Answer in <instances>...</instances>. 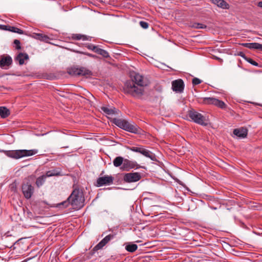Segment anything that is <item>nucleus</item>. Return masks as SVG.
<instances>
[{"mask_svg":"<svg viewBox=\"0 0 262 262\" xmlns=\"http://www.w3.org/2000/svg\"><path fill=\"white\" fill-rule=\"evenodd\" d=\"M257 6L259 7L262 8V1L258 2V4H257Z\"/></svg>","mask_w":262,"mask_h":262,"instance_id":"40","label":"nucleus"},{"mask_svg":"<svg viewBox=\"0 0 262 262\" xmlns=\"http://www.w3.org/2000/svg\"><path fill=\"white\" fill-rule=\"evenodd\" d=\"M126 121L127 120H126L118 118H114L112 121L113 123L122 129H123V127H124L125 123L126 124Z\"/></svg>","mask_w":262,"mask_h":262,"instance_id":"21","label":"nucleus"},{"mask_svg":"<svg viewBox=\"0 0 262 262\" xmlns=\"http://www.w3.org/2000/svg\"><path fill=\"white\" fill-rule=\"evenodd\" d=\"M233 134L238 137L244 138L247 136L248 130L244 127L234 129L233 130Z\"/></svg>","mask_w":262,"mask_h":262,"instance_id":"18","label":"nucleus"},{"mask_svg":"<svg viewBox=\"0 0 262 262\" xmlns=\"http://www.w3.org/2000/svg\"><path fill=\"white\" fill-rule=\"evenodd\" d=\"M21 190L24 197L27 199H30L33 194L34 188L28 179H26L24 181L21 185Z\"/></svg>","mask_w":262,"mask_h":262,"instance_id":"3","label":"nucleus"},{"mask_svg":"<svg viewBox=\"0 0 262 262\" xmlns=\"http://www.w3.org/2000/svg\"><path fill=\"white\" fill-rule=\"evenodd\" d=\"M123 129L132 133L138 134L139 133L140 128L135 123H130L127 121Z\"/></svg>","mask_w":262,"mask_h":262,"instance_id":"13","label":"nucleus"},{"mask_svg":"<svg viewBox=\"0 0 262 262\" xmlns=\"http://www.w3.org/2000/svg\"><path fill=\"white\" fill-rule=\"evenodd\" d=\"M8 29V31H9L14 32V33H17L19 34H24L23 30H22L17 27H15L10 26V27H9V28Z\"/></svg>","mask_w":262,"mask_h":262,"instance_id":"29","label":"nucleus"},{"mask_svg":"<svg viewBox=\"0 0 262 262\" xmlns=\"http://www.w3.org/2000/svg\"><path fill=\"white\" fill-rule=\"evenodd\" d=\"M29 59V55L27 53H19L15 57V60L18 61L19 65L25 64V60Z\"/></svg>","mask_w":262,"mask_h":262,"instance_id":"17","label":"nucleus"},{"mask_svg":"<svg viewBox=\"0 0 262 262\" xmlns=\"http://www.w3.org/2000/svg\"><path fill=\"white\" fill-rule=\"evenodd\" d=\"M184 88V83L183 81L179 79L172 82V89L173 91L177 93H182Z\"/></svg>","mask_w":262,"mask_h":262,"instance_id":"10","label":"nucleus"},{"mask_svg":"<svg viewBox=\"0 0 262 262\" xmlns=\"http://www.w3.org/2000/svg\"><path fill=\"white\" fill-rule=\"evenodd\" d=\"M114 178L112 176H104V177H99L97 180V186L98 187L111 185L113 184Z\"/></svg>","mask_w":262,"mask_h":262,"instance_id":"9","label":"nucleus"},{"mask_svg":"<svg viewBox=\"0 0 262 262\" xmlns=\"http://www.w3.org/2000/svg\"><path fill=\"white\" fill-rule=\"evenodd\" d=\"M38 152L37 149L26 150L23 149V157L26 156H31L36 154Z\"/></svg>","mask_w":262,"mask_h":262,"instance_id":"25","label":"nucleus"},{"mask_svg":"<svg viewBox=\"0 0 262 262\" xmlns=\"http://www.w3.org/2000/svg\"><path fill=\"white\" fill-rule=\"evenodd\" d=\"M211 2L222 9H228L229 5L224 0H211Z\"/></svg>","mask_w":262,"mask_h":262,"instance_id":"20","label":"nucleus"},{"mask_svg":"<svg viewBox=\"0 0 262 262\" xmlns=\"http://www.w3.org/2000/svg\"><path fill=\"white\" fill-rule=\"evenodd\" d=\"M138 164L136 161H130L125 159L121 169L123 170L128 171L130 169L137 167Z\"/></svg>","mask_w":262,"mask_h":262,"instance_id":"14","label":"nucleus"},{"mask_svg":"<svg viewBox=\"0 0 262 262\" xmlns=\"http://www.w3.org/2000/svg\"><path fill=\"white\" fill-rule=\"evenodd\" d=\"M14 43L16 45V49L19 50L21 49L20 42L19 40L15 39L14 40Z\"/></svg>","mask_w":262,"mask_h":262,"instance_id":"37","label":"nucleus"},{"mask_svg":"<svg viewBox=\"0 0 262 262\" xmlns=\"http://www.w3.org/2000/svg\"><path fill=\"white\" fill-rule=\"evenodd\" d=\"M10 115V111L5 106L0 107V116L2 118H5Z\"/></svg>","mask_w":262,"mask_h":262,"instance_id":"24","label":"nucleus"},{"mask_svg":"<svg viewBox=\"0 0 262 262\" xmlns=\"http://www.w3.org/2000/svg\"><path fill=\"white\" fill-rule=\"evenodd\" d=\"M188 116L194 122L202 125L206 126L207 123L205 122L206 119L204 116L201 114L194 110L189 111Z\"/></svg>","mask_w":262,"mask_h":262,"instance_id":"4","label":"nucleus"},{"mask_svg":"<svg viewBox=\"0 0 262 262\" xmlns=\"http://www.w3.org/2000/svg\"><path fill=\"white\" fill-rule=\"evenodd\" d=\"M203 102L207 104H213L221 108H225L226 106V104L221 100L213 97L204 98Z\"/></svg>","mask_w":262,"mask_h":262,"instance_id":"6","label":"nucleus"},{"mask_svg":"<svg viewBox=\"0 0 262 262\" xmlns=\"http://www.w3.org/2000/svg\"><path fill=\"white\" fill-rule=\"evenodd\" d=\"M246 60L248 62H249L253 66H257L258 65V63L255 61L253 60L252 59L250 58H247Z\"/></svg>","mask_w":262,"mask_h":262,"instance_id":"38","label":"nucleus"},{"mask_svg":"<svg viewBox=\"0 0 262 262\" xmlns=\"http://www.w3.org/2000/svg\"><path fill=\"white\" fill-rule=\"evenodd\" d=\"M86 47L89 49V50H92L94 52H95V51L97 50V48H98V47L96 46H95L93 44H88V45L86 46Z\"/></svg>","mask_w":262,"mask_h":262,"instance_id":"33","label":"nucleus"},{"mask_svg":"<svg viewBox=\"0 0 262 262\" xmlns=\"http://www.w3.org/2000/svg\"><path fill=\"white\" fill-rule=\"evenodd\" d=\"M101 110L106 115H112L113 114H118L119 110L115 107H110L103 106L101 107Z\"/></svg>","mask_w":262,"mask_h":262,"instance_id":"19","label":"nucleus"},{"mask_svg":"<svg viewBox=\"0 0 262 262\" xmlns=\"http://www.w3.org/2000/svg\"><path fill=\"white\" fill-rule=\"evenodd\" d=\"M114 237L113 234H109L103 238L97 245H96L93 248L94 251H98L102 249L109 241Z\"/></svg>","mask_w":262,"mask_h":262,"instance_id":"12","label":"nucleus"},{"mask_svg":"<svg viewBox=\"0 0 262 262\" xmlns=\"http://www.w3.org/2000/svg\"><path fill=\"white\" fill-rule=\"evenodd\" d=\"M72 38H73V39L77 40H79L80 39H82L83 40H89V37H87L85 35H81L80 34H73Z\"/></svg>","mask_w":262,"mask_h":262,"instance_id":"27","label":"nucleus"},{"mask_svg":"<svg viewBox=\"0 0 262 262\" xmlns=\"http://www.w3.org/2000/svg\"><path fill=\"white\" fill-rule=\"evenodd\" d=\"M124 159L120 156L116 157L113 161V164L114 166L118 167L120 166L121 165H123Z\"/></svg>","mask_w":262,"mask_h":262,"instance_id":"23","label":"nucleus"},{"mask_svg":"<svg viewBox=\"0 0 262 262\" xmlns=\"http://www.w3.org/2000/svg\"><path fill=\"white\" fill-rule=\"evenodd\" d=\"M33 37L36 39L46 42H48L50 40V38L47 35L41 33H34Z\"/></svg>","mask_w":262,"mask_h":262,"instance_id":"22","label":"nucleus"},{"mask_svg":"<svg viewBox=\"0 0 262 262\" xmlns=\"http://www.w3.org/2000/svg\"><path fill=\"white\" fill-rule=\"evenodd\" d=\"M7 155L10 158L18 159L23 157V150L9 151Z\"/></svg>","mask_w":262,"mask_h":262,"instance_id":"15","label":"nucleus"},{"mask_svg":"<svg viewBox=\"0 0 262 262\" xmlns=\"http://www.w3.org/2000/svg\"><path fill=\"white\" fill-rule=\"evenodd\" d=\"M138 248V246L135 244H131L127 245L125 246V249L130 252H135Z\"/></svg>","mask_w":262,"mask_h":262,"instance_id":"28","label":"nucleus"},{"mask_svg":"<svg viewBox=\"0 0 262 262\" xmlns=\"http://www.w3.org/2000/svg\"><path fill=\"white\" fill-rule=\"evenodd\" d=\"M9 27H10V26L0 25V29L4 30H8V29L9 28Z\"/></svg>","mask_w":262,"mask_h":262,"instance_id":"39","label":"nucleus"},{"mask_svg":"<svg viewBox=\"0 0 262 262\" xmlns=\"http://www.w3.org/2000/svg\"><path fill=\"white\" fill-rule=\"evenodd\" d=\"M141 176L139 172H129L125 173L123 177V180L127 183L136 182L140 180Z\"/></svg>","mask_w":262,"mask_h":262,"instance_id":"8","label":"nucleus"},{"mask_svg":"<svg viewBox=\"0 0 262 262\" xmlns=\"http://www.w3.org/2000/svg\"><path fill=\"white\" fill-rule=\"evenodd\" d=\"M76 52L78 53L86 55H87L90 57H92V58H95L96 57V56L95 55H93L91 53H86V52H81V51H76Z\"/></svg>","mask_w":262,"mask_h":262,"instance_id":"36","label":"nucleus"},{"mask_svg":"<svg viewBox=\"0 0 262 262\" xmlns=\"http://www.w3.org/2000/svg\"><path fill=\"white\" fill-rule=\"evenodd\" d=\"M69 73L70 74L75 75V76H79V68H72L70 71Z\"/></svg>","mask_w":262,"mask_h":262,"instance_id":"31","label":"nucleus"},{"mask_svg":"<svg viewBox=\"0 0 262 262\" xmlns=\"http://www.w3.org/2000/svg\"><path fill=\"white\" fill-rule=\"evenodd\" d=\"M127 148L134 152L140 153L145 157L150 158L152 161L156 160V158L154 154H153L151 151L144 148L142 146L128 147Z\"/></svg>","mask_w":262,"mask_h":262,"instance_id":"5","label":"nucleus"},{"mask_svg":"<svg viewBox=\"0 0 262 262\" xmlns=\"http://www.w3.org/2000/svg\"><path fill=\"white\" fill-rule=\"evenodd\" d=\"M139 24L142 28L145 29H147L149 26L147 22L144 21H140L139 22Z\"/></svg>","mask_w":262,"mask_h":262,"instance_id":"34","label":"nucleus"},{"mask_svg":"<svg viewBox=\"0 0 262 262\" xmlns=\"http://www.w3.org/2000/svg\"><path fill=\"white\" fill-rule=\"evenodd\" d=\"M144 77L138 74H135L132 80L127 81L123 88L124 93L134 97H140L143 94L144 87L147 85Z\"/></svg>","mask_w":262,"mask_h":262,"instance_id":"1","label":"nucleus"},{"mask_svg":"<svg viewBox=\"0 0 262 262\" xmlns=\"http://www.w3.org/2000/svg\"><path fill=\"white\" fill-rule=\"evenodd\" d=\"M79 76H87L91 74V72L90 70L83 67L79 68Z\"/></svg>","mask_w":262,"mask_h":262,"instance_id":"30","label":"nucleus"},{"mask_svg":"<svg viewBox=\"0 0 262 262\" xmlns=\"http://www.w3.org/2000/svg\"><path fill=\"white\" fill-rule=\"evenodd\" d=\"M84 198L82 193L78 190H74L68 199L58 205L60 207L63 206L64 208L67 207L70 204L74 209L79 210L84 206Z\"/></svg>","mask_w":262,"mask_h":262,"instance_id":"2","label":"nucleus"},{"mask_svg":"<svg viewBox=\"0 0 262 262\" xmlns=\"http://www.w3.org/2000/svg\"><path fill=\"white\" fill-rule=\"evenodd\" d=\"M192 27L195 29H205L207 28L206 25L201 23H194Z\"/></svg>","mask_w":262,"mask_h":262,"instance_id":"32","label":"nucleus"},{"mask_svg":"<svg viewBox=\"0 0 262 262\" xmlns=\"http://www.w3.org/2000/svg\"><path fill=\"white\" fill-rule=\"evenodd\" d=\"M12 63V58L9 55L2 56L0 59V67L4 69H8Z\"/></svg>","mask_w":262,"mask_h":262,"instance_id":"11","label":"nucleus"},{"mask_svg":"<svg viewBox=\"0 0 262 262\" xmlns=\"http://www.w3.org/2000/svg\"><path fill=\"white\" fill-rule=\"evenodd\" d=\"M202 82V80L198 78H194L192 79V83L193 85H198Z\"/></svg>","mask_w":262,"mask_h":262,"instance_id":"35","label":"nucleus"},{"mask_svg":"<svg viewBox=\"0 0 262 262\" xmlns=\"http://www.w3.org/2000/svg\"><path fill=\"white\" fill-rule=\"evenodd\" d=\"M95 53L102 56L104 58L110 57L109 53L103 49L98 48L97 50L95 51Z\"/></svg>","mask_w":262,"mask_h":262,"instance_id":"26","label":"nucleus"},{"mask_svg":"<svg viewBox=\"0 0 262 262\" xmlns=\"http://www.w3.org/2000/svg\"><path fill=\"white\" fill-rule=\"evenodd\" d=\"M241 45L250 49H257L262 51V44L259 43H243Z\"/></svg>","mask_w":262,"mask_h":262,"instance_id":"16","label":"nucleus"},{"mask_svg":"<svg viewBox=\"0 0 262 262\" xmlns=\"http://www.w3.org/2000/svg\"><path fill=\"white\" fill-rule=\"evenodd\" d=\"M58 175H59L58 173H55L53 171H48L45 174L42 175L37 178L35 184L38 188H39L43 185L47 178Z\"/></svg>","mask_w":262,"mask_h":262,"instance_id":"7","label":"nucleus"}]
</instances>
